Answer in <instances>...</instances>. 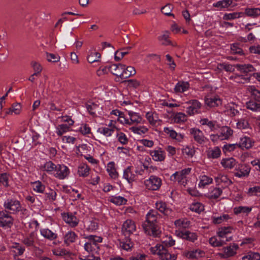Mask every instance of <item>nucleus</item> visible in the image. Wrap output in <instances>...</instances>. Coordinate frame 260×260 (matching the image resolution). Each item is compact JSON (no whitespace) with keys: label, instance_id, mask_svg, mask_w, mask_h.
Instances as JSON below:
<instances>
[{"label":"nucleus","instance_id":"nucleus-1","mask_svg":"<svg viewBox=\"0 0 260 260\" xmlns=\"http://www.w3.org/2000/svg\"><path fill=\"white\" fill-rule=\"evenodd\" d=\"M158 215L156 211L151 210L147 213L146 221L142 224L145 233L154 237H159L161 234V231L156 224Z\"/></svg>","mask_w":260,"mask_h":260},{"label":"nucleus","instance_id":"nucleus-2","mask_svg":"<svg viewBox=\"0 0 260 260\" xmlns=\"http://www.w3.org/2000/svg\"><path fill=\"white\" fill-rule=\"evenodd\" d=\"M167 239L163 241V245H156L154 247H151L150 251L153 254L159 255L161 260H176L175 255L171 254L165 246H172L175 244V240L171 237H167Z\"/></svg>","mask_w":260,"mask_h":260},{"label":"nucleus","instance_id":"nucleus-3","mask_svg":"<svg viewBox=\"0 0 260 260\" xmlns=\"http://www.w3.org/2000/svg\"><path fill=\"white\" fill-rule=\"evenodd\" d=\"M4 207L12 214H16L22 210L20 202L15 199L6 200L4 203Z\"/></svg>","mask_w":260,"mask_h":260},{"label":"nucleus","instance_id":"nucleus-4","mask_svg":"<svg viewBox=\"0 0 260 260\" xmlns=\"http://www.w3.org/2000/svg\"><path fill=\"white\" fill-rule=\"evenodd\" d=\"M68 167L63 164H58L56 166L53 176L59 179L62 180L67 177L70 174Z\"/></svg>","mask_w":260,"mask_h":260},{"label":"nucleus","instance_id":"nucleus-5","mask_svg":"<svg viewBox=\"0 0 260 260\" xmlns=\"http://www.w3.org/2000/svg\"><path fill=\"white\" fill-rule=\"evenodd\" d=\"M14 219L7 210L0 211V225L10 228L13 224Z\"/></svg>","mask_w":260,"mask_h":260},{"label":"nucleus","instance_id":"nucleus-6","mask_svg":"<svg viewBox=\"0 0 260 260\" xmlns=\"http://www.w3.org/2000/svg\"><path fill=\"white\" fill-rule=\"evenodd\" d=\"M145 185L147 189L152 190H156L160 187L161 184V179L155 176H150L149 179L145 182Z\"/></svg>","mask_w":260,"mask_h":260},{"label":"nucleus","instance_id":"nucleus-7","mask_svg":"<svg viewBox=\"0 0 260 260\" xmlns=\"http://www.w3.org/2000/svg\"><path fill=\"white\" fill-rule=\"evenodd\" d=\"M239 246L236 244H233L222 248L223 253H219L220 256L223 258H226L233 256L236 254V251Z\"/></svg>","mask_w":260,"mask_h":260},{"label":"nucleus","instance_id":"nucleus-8","mask_svg":"<svg viewBox=\"0 0 260 260\" xmlns=\"http://www.w3.org/2000/svg\"><path fill=\"white\" fill-rule=\"evenodd\" d=\"M22 243L28 247H35L38 242V235L36 232H31L25 236L22 240Z\"/></svg>","mask_w":260,"mask_h":260},{"label":"nucleus","instance_id":"nucleus-9","mask_svg":"<svg viewBox=\"0 0 260 260\" xmlns=\"http://www.w3.org/2000/svg\"><path fill=\"white\" fill-rule=\"evenodd\" d=\"M136 231L134 222L131 220H126L123 224L122 232L126 238H128L131 234Z\"/></svg>","mask_w":260,"mask_h":260},{"label":"nucleus","instance_id":"nucleus-10","mask_svg":"<svg viewBox=\"0 0 260 260\" xmlns=\"http://www.w3.org/2000/svg\"><path fill=\"white\" fill-rule=\"evenodd\" d=\"M61 216L64 222L71 227H75L79 223V220L72 213H63L61 214Z\"/></svg>","mask_w":260,"mask_h":260},{"label":"nucleus","instance_id":"nucleus-11","mask_svg":"<svg viewBox=\"0 0 260 260\" xmlns=\"http://www.w3.org/2000/svg\"><path fill=\"white\" fill-rule=\"evenodd\" d=\"M205 102L210 107H217L221 104V101L218 96H212L211 94H208L205 96Z\"/></svg>","mask_w":260,"mask_h":260},{"label":"nucleus","instance_id":"nucleus-12","mask_svg":"<svg viewBox=\"0 0 260 260\" xmlns=\"http://www.w3.org/2000/svg\"><path fill=\"white\" fill-rule=\"evenodd\" d=\"M125 67V65L121 63L113 64L109 66V69H110V72L112 74L122 78H123V73Z\"/></svg>","mask_w":260,"mask_h":260},{"label":"nucleus","instance_id":"nucleus-13","mask_svg":"<svg viewBox=\"0 0 260 260\" xmlns=\"http://www.w3.org/2000/svg\"><path fill=\"white\" fill-rule=\"evenodd\" d=\"M190 133L193 136L194 140L200 144H202L206 139L203 133L198 128H191Z\"/></svg>","mask_w":260,"mask_h":260},{"label":"nucleus","instance_id":"nucleus-14","mask_svg":"<svg viewBox=\"0 0 260 260\" xmlns=\"http://www.w3.org/2000/svg\"><path fill=\"white\" fill-rule=\"evenodd\" d=\"M77 235L73 231H70L65 234L63 236V242L66 245H69L75 242L77 239Z\"/></svg>","mask_w":260,"mask_h":260},{"label":"nucleus","instance_id":"nucleus-15","mask_svg":"<svg viewBox=\"0 0 260 260\" xmlns=\"http://www.w3.org/2000/svg\"><path fill=\"white\" fill-rule=\"evenodd\" d=\"M40 232L42 236L49 240H53L57 238V234L48 228L41 229Z\"/></svg>","mask_w":260,"mask_h":260},{"label":"nucleus","instance_id":"nucleus-16","mask_svg":"<svg viewBox=\"0 0 260 260\" xmlns=\"http://www.w3.org/2000/svg\"><path fill=\"white\" fill-rule=\"evenodd\" d=\"M25 251V248L18 243H15L11 247V252L13 254L14 259H17L16 257L22 255Z\"/></svg>","mask_w":260,"mask_h":260},{"label":"nucleus","instance_id":"nucleus-17","mask_svg":"<svg viewBox=\"0 0 260 260\" xmlns=\"http://www.w3.org/2000/svg\"><path fill=\"white\" fill-rule=\"evenodd\" d=\"M178 236L180 237L182 239L193 242L197 239V235L194 233H191L189 231H186L184 232L180 231L177 234Z\"/></svg>","mask_w":260,"mask_h":260},{"label":"nucleus","instance_id":"nucleus-18","mask_svg":"<svg viewBox=\"0 0 260 260\" xmlns=\"http://www.w3.org/2000/svg\"><path fill=\"white\" fill-rule=\"evenodd\" d=\"M87 60L90 63L98 61V51L96 47H91L88 52Z\"/></svg>","mask_w":260,"mask_h":260},{"label":"nucleus","instance_id":"nucleus-19","mask_svg":"<svg viewBox=\"0 0 260 260\" xmlns=\"http://www.w3.org/2000/svg\"><path fill=\"white\" fill-rule=\"evenodd\" d=\"M56 166V165L53 163L52 161L49 160L42 165L40 167V169L42 171H45L50 174H53Z\"/></svg>","mask_w":260,"mask_h":260},{"label":"nucleus","instance_id":"nucleus-20","mask_svg":"<svg viewBox=\"0 0 260 260\" xmlns=\"http://www.w3.org/2000/svg\"><path fill=\"white\" fill-rule=\"evenodd\" d=\"M156 206L157 209L163 213L165 215H170L172 212V209L167 208L166 203L162 201L157 202L156 203Z\"/></svg>","mask_w":260,"mask_h":260},{"label":"nucleus","instance_id":"nucleus-21","mask_svg":"<svg viewBox=\"0 0 260 260\" xmlns=\"http://www.w3.org/2000/svg\"><path fill=\"white\" fill-rule=\"evenodd\" d=\"M235 67L238 69L241 73L247 74L248 73L252 72L254 71V67L250 64H237L235 65Z\"/></svg>","mask_w":260,"mask_h":260},{"label":"nucleus","instance_id":"nucleus-22","mask_svg":"<svg viewBox=\"0 0 260 260\" xmlns=\"http://www.w3.org/2000/svg\"><path fill=\"white\" fill-rule=\"evenodd\" d=\"M123 177L131 183L137 179V175L131 171V167H128L124 170Z\"/></svg>","mask_w":260,"mask_h":260},{"label":"nucleus","instance_id":"nucleus-23","mask_svg":"<svg viewBox=\"0 0 260 260\" xmlns=\"http://www.w3.org/2000/svg\"><path fill=\"white\" fill-rule=\"evenodd\" d=\"M21 106L19 103H16L13 105L9 109L6 111V114L11 115H19L21 111Z\"/></svg>","mask_w":260,"mask_h":260},{"label":"nucleus","instance_id":"nucleus-24","mask_svg":"<svg viewBox=\"0 0 260 260\" xmlns=\"http://www.w3.org/2000/svg\"><path fill=\"white\" fill-rule=\"evenodd\" d=\"M189 85L188 82L184 81H179L176 85L174 88L175 93L183 92L189 88Z\"/></svg>","mask_w":260,"mask_h":260},{"label":"nucleus","instance_id":"nucleus-25","mask_svg":"<svg viewBox=\"0 0 260 260\" xmlns=\"http://www.w3.org/2000/svg\"><path fill=\"white\" fill-rule=\"evenodd\" d=\"M71 131V127L67 124L62 123L56 126V133L58 136H61L63 134Z\"/></svg>","mask_w":260,"mask_h":260},{"label":"nucleus","instance_id":"nucleus-26","mask_svg":"<svg viewBox=\"0 0 260 260\" xmlns=\"http://www.w3.org/2000/svg\"><path fill=\"white\" fill-rule=\"evenodd\" d=\"M253 143V142H252L249 138L244 137L242 138H241L240 142L238 145L239 147L248 149L252 147Z\"/></svg>","mask_w":260,"mask_h":260},{"label":"nucleus","instance_id":"nucleus-27","mask_svg":"<svg viewBox=\"0 0 260 260\" xmlns=\"http://www.w3.org/2000/svg\"><path fill=\"white\" fill-rule=\"evenodd\" d=\"M233 229L232 226L221 227L218 229L217 235L219 238H225V237L229 236V235L231 233Z\"/></svg>","mask_w":260,"mask_h":260},{"label":"nucleus","instance_id":"nucleus-28","mask_svg":"<svg viewBox=\"0 0 260 260\" xmlns=\"http://www.w3.org/2000/svg\"><path fill=\"white\" fill-rule=\"evenodd\" d=\"M246 107L248 109L255 112H260V103L255 101H250L246 103Z\"/></svg>","mask_w":260,"mask_h":260},{"label":"nucleus","instance_id":"nucleus-29","mask_svg":"<svg viewBox=\"0 0 260 260\" xmlns=\"http://www.w3.org/2000/svg\"><path fill=\"white\" fill-rule=\"evenodd\" d=\"M96 236L93 235H90L87 237L86 238L88 239L89 241L84 244V248H89V247L91 246L92 244L93 248L98 250V241L96 240Z\"/></svg>","mask_w":260,"mask_h":260},{"label":"nucleus","instance_id":"nucleus-30","mask_svg":"<svg viewBox=\"0 0 260 260\" xmlns=\"http://www.w3.org/2000/svg\"><path fill=\"white\" fill-rule=\"evenodd\" d=\"M150 155L155 161H162L165 158L164 153L160 150H153L150 152Z\"/></svg>","mask_w":260,"mask_h":260},{"label":"nucleus","instance_id":"nucleus-31","mask_svg":"<svg viewBox=\"0 0 260 260\" xmlns=\"http://www.w3.org/2000/svg\"><path fill=\"white\" fill-rule=\"evenodd\" d=\"M89 172V168L86 164H82L79 167L78 173L80 176L86 177L88 175Z\"/></svg>","mask_w":260,"mask_h":260},{"label":"nucleus","instance_id":"nucleus-32","mask_svg":"<svg viewBox=\"0 0 260 260\" xmlns=\"http://www.w3.org/2000/svg\"><path fill=\"white\" fill-rule=\"evenodd\" d=\"M136 74V71L134 67L132 66H128L123 71V78L122 79H126L131 76H134Z\"/></svg>","mask_w":260,"mask_h":260},{"label":"nucleus","instance_id":"nucleus-33","mask_svg":"<svg viewBox=\"0 0 260 260\" xmlns=\"http://www.w3.org/2000/svg\"><path fill=\"white\" fill-rule=\"evenodd\" d=\"M245 14L252 17H256L260 15V9L259 8H246L245 10Z\"/></svg>","mask_w":260,"mask_h":260},{"label":"nucleus","instance_id":"nucleus-34","mask_svg":"<svg viewBox=\"0 0 260 260\" xmlns=\"http://www.w3.org/2000/svg\"><path fill=\"white\" fill-rule=\"evenodd\" d=\"M107 171L112 178L115 179L118 177V174L114 168V163L109 162L107 166Z\"/></svg>","mask_w":260,"mask_h":260},{"label":"nucleus","instance_id":"nucleus-35","mask_svg":"<svg viewBox=\"0 0 260 260\" xmlns=\"http://www.w3.org/2000/svg\"><path fill=\"white\" fill-rule=\"evenodd\" d=\"M221 163L224 168L231 169L236 165V161L231 157L222 159Z\"/></svg>","mask_w":260,"mask_h":260},{"label":"nucleus","instance_id":"nucleus-36","mask_svg":"<svg viewBox=\"0 0 260 260\" xmlns=\"http://www.w3.org/2000/svg\"><path fill=\"white\" fill-rule=\"evenodd\" d=\"M146 116L149 122L152 125H155L158 121H159L156 113L148 112Z\"/></svg>","mask_w":260,"mask_h":260},{"label":"nucleus","instance_id":"nucleus-37","mask_svg":"<svg viewBox=\"0 0 260 260\" xmlns=\"http://www.w3.org/2000/svg\"><path fill=\"white\" fill-rule=\"evenodd\" d=\"M233 134V130L229 127H222L220 135L221 140L228 139Z\"/></svg>","mask_w":260,"mask_h":260},{"label":"nucleus","instance_id":"nucleus-38","mask_svg":"<svg viewBox=\"0 0 260 260\" xmlns=\"http://www.w3.org/2000/svg\"><path fill=\"white\" fill-rule=\"evenodd\" d=\"M32 185L34 190L39 193H43L45 188V185L39 181L33 182Z\"/></svg>","mask_w":260,"mask_h":260},{"label":"nucleus","instance_id":"nucleus-39","mask_svg":"<svg viewBox=\"0 0 260 260\" xmlns=\"http://www.w3.org/2000/svg\"><path fill=\"white\" fill-rule=\"evenodd\" d=\"M171 180L174 181H178V182H182V184H183L184 180H186V179L180 172H176L171 176Z\"/></svg>","mask_w":260,"mask_h":260},{"label":"nucleus","instance_id":"nucleus-40","mask_svg":"<svg viewBox=\"0 0 260 260\" xmlns=\"http://www.w3.org/2000/svg\"><path fill=\"white\" fill-rule=\"evenodd\" d=\"M249 91L250 92L253 99L258 102H260V91L256 89L254 86L249 87Z\"/></svg>","mask_w":260,"mask_h":260},{"label":"nucleus","instance_id":"nucleus-41","mask_svg":"<svg viewBox=\"0 0 260 260\" xmlns=\"http://www.w3.org/2000/svg\"><path fill=\"white\" fill-rule=\"evenodd\" d=\"M232 3V1L231 0H222L214 4L213 6L220 8H225L230 6Z\"/></svg>","mask_w":260,"mask_h":260},{"label":"nucleus","instance_id":"nucleus-42","mask_svg":"<svg viewBox=\"0 0 260 260\" xmlns=\"http://www.w3.org/2000/svg\"><path fill=\"white\" fill-rule=\"evenodd\" d=\"M190 209L192 211L200 213L204 210V206L201 203L197 202L192 204L190 206Z\"/></svg>","mask_w":260,"mask_h":260},{"label":"nucleus","instance_id":"nucleus-43","mask_svg":"<svg viewBox=\"0 0 260 260\" xmlns=\"http://www.w3.org/2000/svg\"><path fill=\"white\" fill-rule=\"evenodd\" d=\"M110 201L117 205H124L126 203L127 200L123 197H113L111 199Z\"/></svg>","mask_w":260,"mask_h":260},{"label":"nucleus","instance_id":"nucleus-44","mask_svg":"<svg viewBox=\"0 0 260 260\" xmlns=\"http://www.w3.org/2000/svg\"><path fill=\"white\" fill-rule=\"evenodd\" d=\"M128 114L130 116L131 122L132 124L133 123H140L142 120V118L136 113H133L132 112H129Z\"/></svg>","mask_w":260,"mask_h":260},{"label":"nucleus","instance_id":"nucleus-45","mask_svg":"<svg viewBox=\"0 0 260 260\" xmlns=\"http://www.w3.org/2000/svg\"><path fill=\"white\" fill-rule=\"evenodd\" d=\"M234 66L226 64L225 63H219L218 64V69L220 70H224L226 72H233L235 71Z\"/></svg>","mask_w":260,"mask_h":260},{"label":"nucleus","instance_id":"nucleus-46","mask_svg":"<svg viewBox=\"0 0 260 260\" xmlns=\"http://www.w3.org/2000/svg\"><path fill=\"white\" fill-rule=\"evenodd\" d=\"M251 209L247 207L239 206L234 209V212L235 214L241 213H248L251 211Z\"/></svg>","mask_w":260,"mask_h":260},{"label":"nucleus","instance_id":"nucleus-47","mask_svg":"<svg viewBox=\"0 0 260 260\" xmlns=\"http://www.w3.org/2000/svg\"><path fill=\"white\" fill-rule=\"evenodd\" d=\"M243 260H260V254L257 252H251L242 257Z\"/></svg>","mask_w":260,"mask_h":260},{"label":"nucleus","instance_id":"nucleus-48","mask_svg":"<svg viewBox=\"0 0 260 260\" xmlns=\"http://www.w3.org/2000/svg\"><path fill=\"white\" fill-rule=\"evenodd\" d=\"M220 154V150L219 148L216 147L213 149L209 150L208 151V156L213 158L218 157Z\"/></svg>","mask_w":260,"mask_h":260},{"label":"nucleus","instance_id":"nucleus-49","mask_svg":"<svg viewBox=\"0 0 260 260\" xmlns=\"http://www.w3.org/2000/svg\"><path fill=\"white\" fill-rule=\"evenodd\" d=\"M223 240H220L216 237H211L209 239V243L211 245L215 247H219L223 245Z\"/></svg>","mask_w":260,"mask_h":260},{"label":"nucleus","instance_id":"nucleus-50","mask_svg":"<svg viewBox=\"0 0 260 260\" xmlns=\"http://www.w3.org/2000/svg\"><path fill=\"white\" fill-rule=\"evenodd\" d=\"M242 12H234L229 14H225L223 16V19L224 20H232L235 18H239L241 17V14H242Z\"/></svg>","mask_w":260,"mask_h":260},{"label":"nucleus","instance_id":"nucleus-51","mask_svg":"<svg viewBox=\"0 0 260 260\" xmlns=\"http://www.w3.org/2000/svg\"><path fill=\"white\" fill-rule=\"evenodd\" d=\"M172 9V5L168 4L162 8L161 12L167 16H174V15L171 13Z\"/></svg>","mask_w":260,"mask_h":260},{"label":"nucleus","instance_id":"nucleus-52","mask_svg":"<svg viewBox=\"0 0 260 260\" xmlns=\"http://www.w3.org/2000/svg\"><path fill=\"white\" fill-rule=\"evenodd\" d=\"M134 133L138 134L139 135L144 134L148 131V128L144 126L140 127H132L130 128Z\"/></svg>","mask_w":260,"mask_h":260},{"label":"nucleus","instance_id":"nucleus-53","mask_svg":"<svg viewBox=\"0 0 260 260\" xmlns=\"http://www.w3.org/2000/svg\"><path fill=\"white\" fill-rule=\"evenodd\" d=\"M86 108L89 113L92 115H95L97 106L95 104L89 102L87 104Z\"/></svg>","mask_w":260,"mask_h":260},{"label":"nucleus","instance_id":"nucleus-54","mask_svg":"<svg viewBox=\"0 0 260 260\" xmlns=\"http://www.w3.org/2000/svg\"><path fill=\"white\" fill-rule=\"evenodd\" d=\"M124 82L127 83V86L129 88H137L140 85V82L136 79H130L125 80Z\"/></svg>","mask_w":260,"mask_h":260},{"label":"nucleus","instance_id":"nucleus-55","mask_svg":"<svg viewBox=\"0 0 260 260\" xmlns=\"http://www.w3.org/2000/svg\"><path fill=\"white\" fill-rule=\"evenodd\" d=\"M212 182V179L207 176L204 175L202 177L199 183V186L204 187L205 185L211 183Z\"/></svg>","mask_w":260,"mask_h":260},{"label":"nucleus","instance_id":"nucleus-56","mask_svg":"<svg viewBox=\"0 0 260 260\" xmlns=\"http://www.w3.org/2000/svg\"><path fill=\"white\" fill-rule=\"evenodd\" d=\"M190 221L185 220L178 219L175 221V224L176 226L182 228H187L189 226Z\"/></svg>","mask_w":260,"mask_h":260},{"label":"nucleus","instance_id":"nucleus-57","mask_svg":"<svg viewBox=\"0 0 260 260\" xmlns=\"http://www.w3.org/2000/svg\"><path fill=\"white\" fill-rule=\"evenodd\" d=\"M237 127L240 129H246L248 128L249 124L246 119H241L237 123Z\"/></svg>","mask_w":260,"mask_h":260},{"label":"nucleus","instance_id":"nucleus-58","mask_svg":"<svg viewBox=\"0 0 260 260\" xmlns=\"http://www.w3.org/2000/svg\"><path fill=\"white\" fill-rule=\"evenodd\" d=\"M222 191L219 188H215L211 192L209 195L210 198L211 199H217L219 197V196L222 193Z\"/></svg>","mask_w":260,"mask_h":260},{"label":"nucleus","instance_id":"nucleus-59","mask_svg":"<svg viewBox=\"0 0 260 260\" xmlns=\"http://www.w3.org/2000/svg\"><path fill=\"white\" fill-rule=\"evenodd\" d=\"M248 193L250 196L260 197V186H254L249 188Z\"/></svg>","mask_w":260,"mask_h":260},{"label":"nucleus","instance_id":"nucleus-60","mask_svg":"<svg viewBox=\"0 0 260 260\" xmlns=\"http://www.w3.org/2000/svg\"><path fill=\"white\" fill-rule=\"evenodd\" d=\"M9 177L7 174L3 173L0 174V184H2L5 187L9 186L8 183Z\"/></svg>","mask_w":260,"mask_h":260},{"label":"nucleus","instance_id":"nucleus-61","mask_svg":"<svg viewBox=\"0 0 260 260\" xmlns=\"http://www.w3.org/2000/svg\"><path fill=\"white\" fill-rule=\"evenodd\" d=\"M31 66L34 70V73L38 75L41 72L42 68L39 63L36 61H32L31 62Z\"/></svg>","mask_w":260,"mask_h":260},{"label":"nucleus","instance_id":"nucleus-62","mask_svg":"<svg viewBox=\"0 0 260 260\" xmlns=\"http://www.w3.org/2000/svg\"><path fill=\"white\" fill-rule=\"evenodd\" d=\"M186 120V115L183 113H178L174 116V120L177 123L185 121Z\"/></svg>","mask_w":260,"mask_h":260},{"label":"nucleus","instance_id":"nucleus-63","mask_svg":"<svg viewBox=\"0 0 260 260\" xmlns=\"http://www.w3.org/2000/svg\"><path fill=\"white\" fill-rule=\"evenodd\" d=\"M46 57L48 61H51L53 62H58L60 59V57L59 55L52 53H47Z\"/></svg>","mask_w":260,"mask_h":260},{"label":"nucleus","instance_id":"nucleus-64","mask_svg":"<svg viewBox=\"0 0 260 260\" xmlns=\"http://www.w3.org/2000/svg\"><path fill=\"white\" fill-rule=\"evenodd\" d=\"M169 36L167 34H164L158 37V40L162 42V45L167 46L171 44V41L168 39Z\"/></svg>","mask_w":260,"mask_h":260}]
</instances>
